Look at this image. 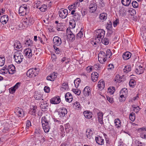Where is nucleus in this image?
I'll return each mask as SVG.
<instances>
[{"label":"nucleus","mask_w":146,"mask_h":146,"mask_svg":"<svg viewBox=\"0 0 146 146\" xmlns=\"http://www.w3.org/2000/svg\"><path fill=\"white\" fill-rule=\"evenodd\" d=\"M97 115L99 122L101 124H103V114L101 112L98 113H97Z\"/></svg>","instance_id":"nucleus-23"},{"label":"nucleus","mask_w":146,"mask_h":146,"mask_svg":"<svg viewBox=\"0 0 146 146\" xmlns=\"http://www.w3.org/2000/svg\"><path fill=\"white\" fill-rule=\"evenodd\" d=\"M101 42L105 45H107L110 42V39L107 37L101 39Z\"/></svg>","instance_id":"nucleus-28"},{"label":"nucleus","mask_w":146,"mask_h":146,"mask_svg":"<svg viewBox=\"0 0 146 146\" xmlns=\"http://www.w3.org/2000/svg\"><path fill=\"white\" fill-rule=\"evenodd\" d=\"M127 89L126 88H124L121 90L120 92V94L126 96L127 93Z\"/></svg>","instance_id":"nucleus-43"},{"label":"nucleus","mask_w":146,"mask_h":146,"mask_svg":"<svg viewBox=\"0 0 146 146\" xmlns=\"http://www.w3.org/2000/svg\"><path fill=\"white\" fill-rule=\"evenodd\" d=\"M107 99L110 103L112 104L114 102L113 98L111 97H110L109 96H106Z\"/></svg>","instance_id":"nucleus-55"},{"label":"nucleus","mask_w":146,"mask_h":146,"mask_svg":"<svg viewBox=\"0 0 146 146\" xmlns=\"http://www.w3.org/2000/svg\"><path fill=\"white\" fill-rule=\"evenodd\" d=\"M23 53L28 58H30L32 55L31 50L29 48L25 49Z\"/></svg>","instance_id":"nucleus-15"},{"label":"nucleus","mask_w":146,"mask_h":146,"mask_svg":"<svg viewBox=\"0 0 146 146\" xmlns=\"http://www.w3.org/2000/svg\"><path fill=\"white\" fill-rule=\"evenodd\" d=\"M115 124L116 127L119 128L121 126V122L119 119H116L115 120Z\"/></svg>","instance_id":"nucleus-33"},{"label":"nucleus","mask_w":146,"mask_h":146,"mask_svg":"<svg viewBox=\"0 0 146 146\" xmlns=\"http://www.w3.org/2000/svg\"><path fill=\"white\" fill-rule=\"evenodd\" d=\"M144 68L142 66H140L136 68L135 72L137 74H140L143 73L144 72Z\"/></svg>","instance_id":"nucleus-20"},{"label":"nucleus","mask_w":146,"mask_h":146,"mask_svg":"<svg viewBox=\"0 0 146 146\" xmlns=\"http://www.w3.org/2000/svg\"><path fill=\"white\" fill-rule=\"evenodd\" d=\"M2 70H6V71H2V72L5 74H6L8 71V66L5 65L2 69Z\"/></svg>","instance_id":"nucleus-46"},{"label":"nucleus","mask_w":146,"mask_h":146,"mask_svg":"<svg viewBox=\"0 0 146 146\" xmlns=\"http://www.w3.org/2000/svg\"><path fill=\"white\" fill-rule=\"evenodd\" d=\"M25 44L28 46H31L33 44V41L29 38H27L25 40Z\"/></svg>","instance_id":"nucleus-44"},{"label":"nucleus","mask_w":146,"mask_h":146,"mask_svg":"<svg viewBox=\"0 0 146 146\" xmlns=\"http://www.w3.org/2000/svg\"><path fill=\"white\" fill-rule=\"evenodd\" d=\"M129 12L130 13L131 15H134L136 13L135 10L133 9H131L129 10Z\"/></svg>","instance_id":"nucleus-63"},{"label":"nucleus","mask_w":146,"mask_h":146,"mask_svg":"<svg viewBox=\"0 0 146 146\" xmlns=\"http://www.w3.org/2000/svg\"><path fill=\"white\" fill-rule=\"evenodd\" d=\"M6 126L4 127V132H6L7 131H9L10 129L11 126H10L8 124H7L6 125Z\"/></svg>","instance_id":"nucleus-51"},{"label":"nucleus","mask_w":146,"mask_h":146,"mask_svg":"<svg viewBox=\"0 0 146 146\" xmlns=\"http://www.w3.org/2000/svg\"><path fill=\"white\" fill-rule=\"evenodd\" d=\"M91 94L90 88L88 86H86L84 89L83 94L85 96H88Z\"/></svg>","instance_id":"nucleus-18"},{"label":"nucleus","mask_w":146,"mask_h":146,"mask_svg":"<svg viewBox=\"0 0 146 146\" xmlns=\"http://www.w3.org/2000/svg\"><path fill=\"white\" fill-rule=\"evenodd\" d=\"M132 5L133 7L134 8H137L138 6V3L135 1H132Z\"/></svg>","instance_id":"nucleus-54"},{"label":"nucleus","mask_w":146,"mask_h":146,"mask_svg":"<svg viewBox=\"0 0 146 146\" xmlns=\"http://www.w3.org/2000/svg\"><path fill=\"white\" fill-rule=\"evenodd\" d=\"M42 96L41 94H38L35 96V98L36 100H39L42 98Z\"/></svg>","instance_id":"nucleus-62"},{"label":"nucleus","mask_w":146,"mask_h":146,"mask_svg":"<svg viewBox=\"0 0 146 146\" xmlns=\"http://www.w3.org/2000/svg\"><path fill=\"white\" fill-rule=\"evenodd\" d=\"M84 114L86 118L88 119H90L92 117V113L88 111H85L84 112Z\"/></svg>","instance_id":"nucleus-25"},{"label":"nucleus","mask_w":146,"mask_h":146,"mask_svg":"<svg viewBox=\"0 0 146 146\" xmlns=\"http://www.w3.org/2000/svg\"><path fill=\"white\" fill-rule=\"evenodd\" d=\"M105 54V53L103 51H100L98 54V59L101 63H104L107 59V57H106Z\"/></svg>","instance_id":"nucleus-6"},{"label":"nucleus","mask_w":146,"mask_h":146,"mask_svg":"<svg viewBox=\"0 0 146 146\" xmlns=\"http://www.w3.org/2000/svg\"><path fill=\"white\" fill-rule=\"evenodd\" d=\"M5 58L4 57L2 56L0 57V66H3L5 64Z\"/></svg>","instance_id":"nucleus-40"},{"label":"nucleus","mask_w":146,"mask_h":146,"mask_svg":"<svg viewBox=\"0 0 146 146\" xmlns=\"http://www.w3.org/2000/svg\"><path fill=\"white\" fill-rule=\"evenodd\" d=\"M47 7L46 5L44 4L41 6V7H39V9L42 12H44L47 9Z\"/></svg>","instance_id":"nucleus-41"},{"label":"nucleus","mask_w":146,"mask_h":146,"mask_svg":"<svg viewBox=\"0 0 146 146\" xmlns=\"http://www.w3.org/2000/svg\"><path fill=\"white\" fill-rule=\"evenodd\" d=\"M82 29H81L79 33L77 34L76 36V38H81L83 36V33L82 31Z\"/></svg>","instance_id":"nucleus-53"},{"label":"nucleus","mask_w":146,"mask_h":146,"mask_svg":"<svg viewBox=\"0 0 146 146\" xmlns=\"http://www.w3.org/2000/svg\"><path fill=\"white\" fill-rule=\"evenodd\" d=\"M16 90L14 87H11L9 89V93L11 94H13L15 92Z\"/></svg>","instance_id":"nucleus-59"},{"label":"nucleus","mask_w":146,"mask_h":146,"mask_svg":"<svg viewBox=\"0 0 146 146\" xmlns=\"http://www.w3.org/2000/svg\"><path fill=\"white\" fill-rule=\"evenodd\" d=\"M42 123L44 132L46 133L48 132L51 124L50 121H48L45 117H43L42 118Z\"/></svg>","instance_id":"nucleus-1"},{"label":"nucleus","mask_w":146,"mask_h":146,"mask_svg":"<svg viewBox=\"0 0 146 146\" xmlns=\"http://www.w3.org/2000/svg\"><path fill=\"white\" fill-rule=\"evenodd\" d=\"M65 128L66 132L67 133L71 132L72 131V127L70 126L68 123H67L65 125Z\"/></svg>","instance_id":"nucleus-26"},{"label":"nucleus","mask_w":146,"mask_h":146,"mask_svg":"<svg viewBox=\"0 0 146 146\" xmlns=\"http://www.w3.org/2000/svg\"><path fill=\"white\" fill-rule=\"evenodd\" d=\"M93 135V132L90 129L87 130L86 131V136L89 139L92 138V136Z\"/></svg>","instance_id":"nucleus-27"},{"label":"nucleus","mask_w":146,"mask_h":146,"mask_svg":"<svg viewBox=\"0 0 146 146\" xmlns=\"http://www.w3.org/2000/svg\"><path fill=\"white\" fill-rule=\"evenodd\" d=\"M73 19L75 21H77L80 20V16L78 14V13H75V14L74 15L73 18Z\"/></svg>","instance_id":"nucleus-35"},{"label":"nucleus","mask_w":146,"mask_h":146,"mask_svg":"<svg viewBox=\"0 0 146 146\" xmlns=\"http://www.w3.org/2000/svg\"><path fill=\"white\" fill-rule=\"evenodd\" d=\"M37 68H36L29 69L27 72V76L29 77H35L38 73V71H37Z\"/></svg>","instance_id":"nucleus-5"},{"label":"nucleus","mask_w":146,"mask_h":146,"mask_svg":"<svg viewBox=\"0 0 146 146\" xmlns=\"http://www.w3.org/2000/svg\"><path fill=\"white\" fill-rule=\"evenodd\" d=\"M14 46L15 50L18 51L20 52L22 49V46L21 43L17 40L15 41Z\"/></svg>","instance_id":"nucleus-8"},{"label":"nucleus","mask_w":146,"mask_h":146,"mask_svg":"<svg viewBox=\"0 0 146 146\" xmlns=\"http://www.w3.org/2000/svg\"><path fill=\"white\" fill-rule=\"evenodd\" d=\"M104 82L102 80H100L98 82V87L101 90L104 87Z\"/></svg>","instance_id":"nucleus-29"},{"label":"nucleus","mask_w":146,"mask_h":146,"mask_svg":"<svg viewBox=\"0 0 146 146\" xmlns=\"http://www.w3.org/2000/svg\"><path fill=\"white\" fill-rule=\"evenodd\" d=\"M97 9V5L94 2L91 3L89 5V11L91 13L94 12Z\"/></svg>","instance_id":"nucleus-10"},{"label":"nucleus","mask_w":146,"mask_h":146,"mask_svg":"<svg viewBox=\"0 0 146 146\" xmlns=\"http://www.w3.org/2000/svg\"><path fill=\"white\" fill-rule=\"evenodd\" d=\"M67 112L66 109L63 108L59 110L58 112V114L59 117L61 118L64 116Z\"/></svg>","instance_id":"nucleus-11"},{"label":"nucleus","mask_w":146,"mask_h":146,"mask_svg":"<svg viewBox=\"0 0 146 146\" xmlns=\"http://www.w3.org/2000/svg\"><path fill=\"white\" fill-rule=\"evenodd\" d=\"M53 47L54 49L56 50V52L57 54H59L60 52V50L55 45H53Z\"/></svg>","instance_id":"nucleus-60"},{"label":"nucleus","mask_w":146,"mask_h":146,"mask_svg":"<svg viewBox=\"0 0 146 146\" xmlns=\"http://www.w3.org/2000/svg\"><path fill=\"white\" fill-rule=\"evenodd\" d=\"M131 53L129 52H126L124 53L123 55V58L125 60H127L130 58Z\"/></svg>","instance_id":"nucleus-22"},{"label":"nucleus","mask_w":146,"mask_h":146,"mask_svg":"<svg viewBox=\"0 0 146 146\" xmlns=\"http://www.w3.org/2000/svg\"><path fill=\"white\" fill-rule=\"evenodd\" d=\"M129 119L132 121H134L135 119V115L134 113H131L129 115Z\"/></svg>","instance_id":"nucleus-45"},{"label":"nucleus","mask_w":146,"mask_h":146,"mask_svg":"<svg viewBox=\"0 0 146 146\" xmlns=\"http://www.w3.org/2000/svg\"><path fill=\"white\" fill-rule=\"evenodd\" d=\"M65 97L66 101L68 102H71L73 100L72 96L70 93H67L65 95Z\"/></svg>","instance_id":"nucleus-17"},{"label":"nucleus","mask_w":146,"mask_h":146,"mask_svg":"<svg viewBox=\"0 0 146 146\" xmlns=\"http://www.w3.org/2000/svg\"><path fill=\"white\" fill-rule=\"evenodd\" d=\"M17 114L19 115V117H23L24 115V111L22 110L17 109V110L16 111Z\"/></svg>","instance_id":"nucleus-37"},{"label":"nucleus","mask_w":146,"mask_h":146,"mask_svg":"<svg viewBox=\"0 0 146 146\" xmlns=\"http://www.w3.org/2000/svg\"><path fill=\"white\" fill-rule=\"evenodd\" d=\"M72 91L78 95H79L81 93L80 90L77 88L73 89L72 90Z\"/></svg>","instance_id":"nucleus-47"},{"label":"nucleus","mask_w":146,"mask_h":146,"mask_svg":"<svg viewBox=\"0 0 146 146\" xmlns=\"http://www.w3.org/2000/svg\"><path fill=\"white\" fill-rule=\"evenodd\" d=\"M69 40L71 41H74L75 39V35L74 34H70V35H67Z\"/></svg>","instance_id":"nucleus-49"},{"label":"nucleus","mask_w":146,"mask_h":146,"mask_svg":"<svg viewBox=\"0 0 146 146\" xmlns=\"http://www.w3.org/2000/svg\"><path fill=\"white\" fill-rule=\"evenodd\" d=\"M41 133V130L40 129L39 127H38L35 129V135L36 136L40 137Z\"/></svg>","instance_id":"nucleus-34"},{"label":"nucleus","mask_w":146,"mask_h":146,"mask_svg":"<svg viewBox=\"0 0 146 146\" xmlns=\"http://www.w3.org/2000/svg\"><path fill=\"white\" fill-rule=\"evenodd\" d=\"M96 32L95 38H96V41L100 42V40L104 37L105 31L103 29H99L96 30Z\"/></svg>","instance_id":"nucleus-2"},{"label":"nucleus","mask_w":146,"mask_h":146,"mask_svg":"<svg viewBox=\"0 0 146 146\" xmlns=\"http://www.w3.org/2000/svg\"><path fill=\"white\" fill-rule=\"evenodd\" d=\"M54 45L56 46H59L61 44V39L58 36H54L53 40Z\"/></svg>","instance_id":"nucleus-9"},{"label":"nucleus","mask_w":146,"mask_h":146,"mask_svg":"<svg viewBox=\"0 0 146 146\" xmlns=\"http://www.w3.org/2000/svg\"><path fill=\"white\" fill-rule=\"evenodd\" d=\"M80 5V3L78 1L74 3L73 5V7H74V9H76L77 8L79 7Z\"/></svg>","instance_id":"nucleus-61"},{"label":"nucleus","mask_w":146,"mask_h":146,"mask_svg":"<svg viewBox=\"0 0 146 146\" xmlns=\"http://www.w3.org/2000/svg\"><path fill=\"white\" fill-rule=\"evenodd\" d=\"M99 18L102 21H104L107 18V14L105 13H102L100 14Z\"/></svg>","instance_id":"nucleus-30"},{"label":"nucleus","mask_w":146,"mask_h":146,"mask_svg":"<svg viewBox=\"0 0 146 146\" xmlns=\"http://www.w3.org/2000/svg\"><path fill=\"white\" fill-rule=\"evenodd\" d=\"M20 15L23 16L29 13V10L27 5L25 4L22 5L20 7L19 10Z\"/></svg>","instance_id":"nucleus-4"},{"label":"nucleus","mask_w":146,"mask_h":146,"mask_svg":"<svg viewBox=\"0 0 146 146\" xmlns=\"http://www.w3.org/2000/svg\"><path fill=\"white\" fill-rule=\"evenodd\" d=\"M68 14L67 10L63 8L61 9L58 12L59 16L62 19L66 18Z\"/></svg>","instance_id":"nucleus-7"},{"label":"nucleus","mask_w":146,"mask_h":146,"mask_svg":"<svg viewBox=\"0 0 146 146\" xmlns=\"http://www.w3.org/2000/svg\"><path fill=\"white\" fill-rule=\"evenodd\" d=\"M112 23L110 21H109V23H107V25L106 27V28L107 29H108L109 31H110V34H111L112 33L111 30V29L112 27Z\"/></svg>","instance_id":"nucleus-38"},{"label":"nucleus","mask_w":146,"mask_h":146,"mask_svg":"<svg viewBox=\"0 0 146 146\" xmlns=\"http://www.w3.org/2000/svg\"><path fill=\"white\" fill-rule=\"evenodd\" d=\"M98 76L99 74L97 72H92L91 74V79L92 81L94 82H95L98 80Z\"/></svg>","instance_id":"nucleus-19"},{"label":"nucleus","mask_w":146,"mask_h":146,"mask_svg":"<svg viewBox=\"0 0 146 146\" xmlns=\"http://www.w3.org/2000/svg\"><path fill=\"white\" fill-rule=\"evenodd\" d=\"M15 71V67L13 65L11 64L8 66V72L9 74H14Z\"/></svg>","instance_id":"nucleus-21"},{"label":"nucleus","mask_w":146,"mask_h":146,"mask_svg":"<svg viewBox=\"0 0 146 146\" xmlns=\"http://www.w3.org/2000/svg\"><path fill=\"white\" fill-rule=\"evenodd\" d=\"M40 104V107L43 111L46 110L49 105V104L46 101H43Z\"/></svg>","instance_id":"nucleus-12"},{"label":"nucleus","mask_w":146,"mask_h":146,"mask_svg":"<svg viewBox=\"0 0 146 146\" xmlns=\"http://www.w3.org/2000/svg\"><path fill=\"white\" fill-rule=\"evenodd\" d=\"M57 29L59 31H62L63 30V26L62 24L58 23L57 25Z\"/></svg>","instance_id":"nucleus-42"},{"label":"nucleus","mask_w":146,"mask_h":146,"mask_svg":"<svg viewBox=\"0 0 146 146\" xmlns=\"http://www.w3.org/2000/svg\"><path fill=\"white\" fill-rule=\"evenodd\" d=\"M57 74L56 73L54 72L46 78L47 80L53 81L57 78Z\"/></svg>","instance_id":"nucleus-16"},{"label":"nucleus","mask_w":146,"mask_h":146,"mask_svg":"<svg viewBox=\"0 0 146 146\" xmlns=\"http://www.w3.org/2000/svg\"><path fill=\"white\" fill-rule=\"evenodd\" d=\"M14 57L15 61L17 64H20L23 59V56L20 51H16L14 52Z\"/></svg>","instance_id":"nucleus-3"},{"label":"nucleus","mask_w":146,"mask_h":146,"mask_svg":"<svg viewBox=\"0 0 146 146\" xmlns=\"http://www.w3.org/2000/svg\"><path fill=\"white\" fill-rule=\"evenodd\" d=\"M121 2L123 5L128 6L130 4L131 0H121Z\"/></svg>","instance_id":"nucleus-36"},{"label":"nucleus","mask_w":146,"mask_h":146,"mask_svg":"<svg viewBox=\"0 0 146 146\" xmlns=\"http://www.w3.org/2000/svg\"><path fill=\"white\" fill-rule=\"evenodd\" d=\"M135 85V82L133 80H130L129 83V85L130 86L133 87Z\"/></svg>","instance_id":"nucleus-64"},{"label":"nucleus","mask_w":146,"mask_h":146,"mask_svg":"<svg viewBox=\"0 0 146 146\" xmlns=\"http://www.w3.org/2000/svg\"><path fill=\"white\" fill-rule=\"evenodd\" d=\"M120 97L119 98V100L121 102H124L125 100V97H126V96L124 95H122L120 94Z\"/></svg>","instance_id":"nucleus-57"},{"label":"nucleus","mask_w":146,"mask_h":146,"mask_svg":"<svg viewBox=\"0 0 146 146\" xmlns=\"http://www.w3.org/2000/svg\"><path fill=\"white\" fill-rule=\"evenodd\" d=\"M24 23H26V24L27 25H32L34 23V21L33 17L30 16L26 17L25 19Z\"/></svg>","instance_id":"nucleus-13"},{"label":"nucleus","mask_w":146,"mask_h":146,"mask_svg":"<svg viewBox=\"0 0 146 146\" xmlns=\"http://www.w3.org/2000/svg\"><path fill=\"white\" fill-rule=\"evenodd\" d=\"M133 111L136 113H137L140 110V108L139 106H134L133 107Z\"/></svg>","instance_id":"nucleus-58"},{"label":"nucleus","mask_w":146,"mask_h":146,"mask_svg":"<svg viewBox=\"0 0 146 146\" xmlns=\"http://www.w3.org/2000/svg\"><path fill=\"white\" fill-rule=\"evenodd\" d=\"M95 140L96 143L99 145H102L104 143V140L101 137H96Z\"/></svg>","instance_id":"nucleus-24"},{"label":"nucleus","mask_w":146,"mask_h":146,"mask_svg":"<svg viewBox=\"0 0 146 146\" xmlns=\"http://www.w3.org/2000/svg\"><path fill=\"white\" fill-rule=\"evenodd\" d=\"M115 88L113 86L110 87L108 89V92L110 93L111 94H113L115 92Z\"/></svg>","instance_id":"nucleus-39"},{"label":"nucleus","mask_w":146,"mask_h":146,"mask_svg":"<svg viewBox=\"0 0 146 146\" xmlns=\"http://www.w3.org/2000/svg\"><path fill=\"white\" fill-rule=\"evenodd\" d=\"M37 107L36 106H34L33 108H31L29 111V113L33 115H35L36 114V110Z\"/></svg>","instance_id":"nucleus-32"},{"label":"nucleus","mask_w":146,"mask_h":146,"mask_svg":"<svg viewBox=\"0 0 146 146\" xmlns=\"http://www.w3.org/2000/svg\"><path fill=\"white\" fill-rule=\"evenodd\" d=\"M26 129L27 130L29 129V127L31 126V124L30 121L29 120H27L26 122Z\"/></svg>","instance_id":"nucleus-56"},{"label":"nucleus","mask_w":146,"mask_h":146,"mask_svg":"<svg viewBox=\"0 0 146 146\" xmlns=\"http://www.w3.org/2000/svg\"><path fill=\"white\" fill-rule=\"evenodd\" d=\"M60 102V99L58 96H55L50 99V102L52 104H58Z\"/></svg>","instance_id":"nucleus-14"},{"label":"nucleus","mask_w":146,"mask_h":146,"mask_svg":"<svg viewBox=\"0 0 146 146\" xmlns=\"http://www.w3.org/2000/svg\"><path fill=\"white\" fill-rule=\"evenodd\" d=\"M68 84L66 83H64L62 84V86L61 87L60 89L62 90V89H64V90H66L68 89Z\"/></svg>","instance_id":"nucleus-48"},{"label":"nucleus","mask_w":146,"mask_h":146,"mask_svg":"<svg viewBox=\"0 0 146 146\" xmlns=\"http://www.w3.org/2000/svg\"><path fill=\"white\" fill-rule=\"evenodd\" d=\"M123 70L124 72L127 73L131 71V66L130 65L125 66Z\"/></svg>","instance_id":"nucleus-31"},{"label":"nucleus","mask_w":146,"mask_h":146,"mask_svg":"<svg viewBox=\"0 0 146 146\" xmlns=\"http://www.w3.org/2000/svg\"><path fill=\"white\" fill-rule=\"evenodd\" d=\"M80 82V80L79 78H77L76 80H74V83L76 87L78 88L79 83Z\"/></svg>","instance_id":"nucleus-50"},{"label":"nucleus","mask_w":146,"mask_h":146,"mask_svg":"<svg viewBox=\"0 0 146 146\" xmlns=\"http://www.w3.org/2000/svg\"><path fill=\"white\" fill-rule=\"evenodd\" d=\"M112 55V53L111 52V51L110 49H108L106 51V54H105V56H106V57H107L108 56V57L110 58V56H111Z\"/></svg>","instance_id":"nucleus-52"}]
</instances>
